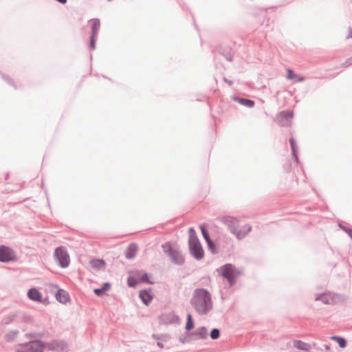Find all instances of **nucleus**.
Here are the masks:
<instances>
[{
    "mask_svg": "<svg viewBox=\"0 0 352 352\" xmlns=\"http://www.w3.org/2000/svg\"><path fill=\"white\" fill-rule=\"evenodd\" d=\"M294 346L298 349L302 351H309L311 349V346L309 344L304 342L301 340H296L294 343Z\"/></svg>",
    "mask_w": 352,
    "mask_h": 352,
    "instance_id": "nucleus-21",
    "label": "nucleus"
},
{
    "mask_svg": "<svg viewBox=\"0 0 352 352\" xmlns=\"http://www.w3.org/2000/svg\"><path fill=\"white\" fill-rule=\"evenodd\" d=\"M170 322H178L179 320V318L177 315H175V314H170Z\"/></svg>",
    "mask_w": 352,
    "mask_h": 352,
    "instance_id": "nucleus-34",
    "label": "nucleus"
},
{
    "mask_svg": "<svg viewBox=\"0 0 352 352\" xmlns=\"http://www.w3.org/2000/svg\"><path fill=\"white\" fill-rule=\"evenodd\" d=\"M28 296L30 300L36 302H41L42 298L41 293L36 288L29 289Z\"/></svg>",
    "mask_w": 352,
    "mask_h": 352,
    "instance_id": "nucleus-17",
    "label": "nucleus"
},
{
    "mask_svg": "<svg viewBox=\"0 0 352 352\" xmlns=\"http://www.w3.org/2000/svg\"><path fill=\"white\" fill-rule=\"evenodd\" d=\"M340 227L343 230H344L349 234V236L352 239V230L351 229L347 228L344 226H342L341 225H340Z\"/></svg>",
    "mask_w": 352,
    "mask_h": 352,
    "instance_id": "nucleus-35",
    "label": "nucleus"
},
{
    "mask_svg": "<svg viewBox=\"0 0 352 352\" xmlns=\"http://www.w3.org/2000/svg\"><path fill=\"white\" fill-rule=\"evenodd\" d=\"M217 270L228 280L230 287L235 285L236 278L241 274L240 271L231 263H226Z\"/></svg>",
    "mask_w": 352,
    "mask_h": 352,
    "instance_id": "nucleus-3",
    "label": "nucleus"
},
{
    "mask_svg": "<svg viewBox=\"0 0 352 352\" xmlns=\"http://www.w3.org/2000/svg\"><path fill=\"white\" fill-rule=\"evenodd\" d=\"M352 38V28L351 27L349 28V34L346 36V38Z\"/></svg>",
    "mask_w": 352,
    "mask_h": 352,
    "instance_id": "nucleus-42",
    "label": "nucleus"
},
{
    "mask_svg": "<svg viewBox=\"0 0 352 352\" xmlns=\"http://www.w3.org/2000/svg\"><path fill=\"white\" fill-rule=\"evenodd\" d=\"M293 116L294 114L292 111H283L279 113L278 118L280 119V122H281L282 120H285V121H288L293 118Z\"/></svg>",
    "mask_w": 352,
    "mask_h": 352,
    "instance_id": "nucleus-24",
    "label": "nucleus"
},
{
    "mask_svg": "<svg viewBox=\"0 0 352 352\" xmlns=\"http://www.w3.org/2000/svg\"><path fill=\"white\" fill-rule=\"evenodd\" d=\"M194 340H204L208 338V330L205 327L197 328L191 333Z\"/></svg>",
    "mask_w": 352,
    "mask_h": 352,
    "instance_id": "nucleus-12",
    "label": "nucleus"
},
{
    "mask_svg": "<svg viewBox=\"0 0 352 352\" xmlns=\"http://www.w3.org/2000/svg\"><path fill=\"white\" fill-rule=\"evenodd\" d=\"M188 245L191 255L197 260H201L204 256V250L193 228H189Z\"/></svg>",
    "mask_w": 352,
    "mask_h": 352,
    "instance_id": "nucleus-2",
    "label": "nucleus"
},
{
    "mask_svg": "<svg viewBox=\"0 0 352 352\" xmlns=\"http://www.w3.org/2000/svg\"><path fill=\"white\" fill-rule=\"evenodd\" d=\"M54 258L62 268L67 267L70 263V258L66 248L58 247L54 251Z\"/></svg>",
    "mask_w": 352,
    "mask_h": 352,
    "instance_id": "nucleus-6",
    "label": "nucleus"
},
{
    "mask_svg": "<svg viewBox=\"0 0 352 352\" xmlns=\"http://www.w3.org/2000/svg\"><path fill=\"white\" fill-rule=\"evenodd\" d=\"M3 78L8 83V84H10L12 85V80L10 78H9L8 76H3Z\"/></svg>",
    "mask_w": 352,
    "mask_h": 352,
    "instance_id": "nucleus-41",
    "label": "nucleus"
},
{
    "mask_svg": "<svg viewBox=\"0 0 352 352\" xmlns=\"http://www.w3.org/2000/svg\"><path fill=\"white\" fill-rule=\"evenodd\" d=\"M18 330H12L5 335V340L7 342L12 341L19 334Z\"/></svg>",
    "mask_w": 352,
    "mask_h": 352,
    "instance_id": "nucleus-25",
    "label": "nucleus"
},
{
    "mask_svg": "<svg viewBox=\"0 0 352 352\" xmlns=\"http://www.w3.org/2000/svg\"><path fill=\"white\" fill-rule=\"evenodd\" d=\"M44 348L45 343L36 339L18 345L16 352H43Z\"/></svg>",
    "mask_w": 352,
    "mask_h": 352,
    "instance_id": "nucleus-5",
    "label": "nucleus"
},
{
    "mask_svg": "<svg viewBox=\"0 0 352 352\" xmlns=\"http://www.w3.org/2000/svg\"><path fill=\"white\" fill-rule=\"evenodd\" d=\"M228 84H229L230 85H232V81H228Z\"/></svg>",
    "mask_w": 352,
    "mask_h": 352,
    "instance_id": "nucleus-47",
    "label": "nucleus"
},
{
    "mask_svg": "<svg viewBox=\"0 0 352 352\" xmlns=\"http://www.w3.org/2000/svg\"><path fill=\"white\" fill-rule=\"evenodd\" d=\"M104 292L109 290L111 288V284L108 282L103 283L101 287Z\"/></svg>",
    "mask_w": 352,
    "mask_h": 352,
    "instance_id": "nucleus-36",
    "label": "nucleus"
},
{
    "mask_svg": "<svg viewBox=\"0 0 352 352\" xmlns=\"http://www.w3.org/2000/svg\"><path fill=\"white\" fill-rule=\"evenodd\" d=\"M236 100L238 101V102L240 103L241 104L248 108L253 107L255 104L253 100L243 98H236Z\"/></svg>",
    "mask_w": 352,
    "mask_h": 352,
    "instance_id": "nucleus-23",
    "label": "nucleus"
},
{
    "mask_svg": "<svg viewBox=\"0 0 352 352\" xmlns=\"http://www.w3.org/2000/svg\"><path fill=\"white\" fill-rule=\"evenodd\" d=\"M8 176H9V175H8V173H7L6 177V179L8 178Z\"/></svg>",
    "mask_w": 352,
    "mask_h": 352,
    "instance_id": "nucleus-46",
    "label": "nucleus"
},
{
    "mask_svg": "<svg viewBox=\"0 0 352 352\" xmlns=\"http://www.w3.org/2000/svg\"><path fill=\"white\" fill-rule=\"evenodd\" d=\"M343 65L345 67H349L352 65V56L347 58L346 61L343 63Z\"/></svg>",
    "mask_w": 352,
    "mask_h": 352,
    "instance_id": "nucleus-37",
    "label": "nucleus"
},
{
    "mask_svg": "<svg viewBox=\"0 0 352 352\" xmlns=\"http://www.w3.org/2000/svg\"><path fill=\"white\" fill-rule=\"evenodd\" d=\"M25 336L27 338H37L42 336L41 333H27Z\"/></svg>",
    "mask_w": 352,
    "mask_h": 352,
    "instance_id": "nucleus-33",
    "label": "nucleus"
},
{
    "mask_svg": "<svg viewBox=\"0 0 352 352\" xmlns=\"http://www.w3.org/2000/svg\"><path fill=\"white\" fill-rule=\"evenodd\" d=\"M210 336L211 339L216 340L219 338L220 336V331L219 329L214 328L211 330Z\"/></svg>",
    "mask_w": 352,
    "mask_h": 352,
    "instance_id": "nucleus-30",
    "label": "nucleus"
},
{
    "mask_svg": "<svg viewBox=\"0 0 352 352\" xmlns=\"http://www.w3.org/2000/svg\"><path fill=\"white\" fill-rule=\"evenodd\" d=\"M152 337H153L154 339H155V340H164V341L166 340V339H165L166 336H164V335H162V336H158V335L153 334V335L152 336Z\"/></svg>",
    "mask_w": 352,
    "mask_h": 352,
    "instance_id": "nucleus-39",
    "label": "nucleus"
},
{
    "mask_svg": "<svg viewBox=\"0 0 352 352\" xmlns=\"http://www.w3.org/2000/svg\"><path fill=\"white\" fill-rule=\"evenodd\" d=\"M91 266L96 270H100L105 266V262L102 259H93L90 261Z\"/></svg>",
    "mask_w": 352,
    "mask_h": 352,
    "instance_id": "nucleus-22",
    "label": "nucleus"
},
{
    "mask_svg": "<svg viewBox=\"0 0 352 352\" xmlns=\"http://www.w3.org/2000/svg\"><path fill=\"white\" fill-rule=\"evenodd\" d=\"M164 252L167 254L170 261L178 265L184 263L185 259L182 253L177 249L173 248L169 242L162 245Z\"/></svg>",
    "mask_w": 352,
    "mask_h": 352,
    "instance_id": "nucleus-4",
    "label": "nucleus"
},
{
    "mask_svg": "<svg viewBox=\"0 0 352 352\" xmlns=\"http://www.w3.org/2000/svg\"><path fill=\"white\" fill-rule=\"evenodd\" d=\"M139 283H147L152 284L153 283L149 280L148 274L142 271L141 278H138Z\"/></svg>",
    "mask_w": 352,
    "mask_h": 352,
    "instance_id": "nucleus-28",
    "label": "nucleus"
},
{
    "mask_svg": "<svg viewBox=\"0 0 352 352\" xmlns=\"http://www.w3.org/2000/svg\"><path fill=\"white\" fill-rule=\"evenodd\" d=\"M194 327V323L192 321V316L191 314H188L187 316V321L186 324V329L187 331L191 330Z\"/></svg>",
    "mask_w": 352,
    "mask_h": 352,
    "instance_id": "nucleus-27",
    "label": "nucleus"
},
{
    "mask_svg": "<svg viewBox=\"0 0 352 352\" xmlns=\"http://www.w3.org/2000/svg\"><path fill=\"white\" fill-rule=\"evenodd\" d=\"M138 251V245L135 243H131L129 245L125 251V257L128 259H131L135 257Z\"/></svg>",
    "mask_w": 352,
    "mask_h": 352,
    "instance_id": "nucleus-15",
    "label": "nucleus"
},
{
    "mask_svg": "<svg viewBox=\"0 0 352 352\" xmlns=\"http://www.w3.org/2000/svg\"><path fill=\"white\" fill-rule=\"evenodd\" d=\"M141 274L142 271L137 270L133 273V275L128 277L127 283L129 287H134L139 283L138 275H141Z\"/></svg>",
    "mask_w": 352,
    "mask_h": 352,
    "instance_id": "nucleus-16",
    "label": "nucleus"
},
{
    "mask_svg": "<svg viewBox=\"0 0 352 352\" xmlns=\"http://www.w3.org/2000/svg\"><path fill=\"white\" fill-rule=\"evenodd\" d=\"M324 349H325L326 350H329V349H330V346H329V345H328V344H324Z\"/></svg>",
    "mask_w": 352,
    "mask_h": 352,
    "instance_id": "nucleus-45",
    "label": "nucleus"
},
{
    "mask_svg": "<svg viewBox=\"0 0 352 352\" xmlns=\"http://www.w3.org/2000/svg\"><path fill=\"white\" fill-rule=\"evenodd\" d=\"M109 1H111V0H108Z\"/></svg>",
    "mask_w": 352,
    "mask_h": 352,
    "instance_id": "nucleus-49",
    "label": "nucleus"
},
{
    "mask_svg": "<svg viewBox=\"0 0 352 352\" xmlns=\"http://www.w3.org/2000/svg\"><path fill=\"white\" fill-rule=\"evenodd\" d=\"M139 297L142 301V302L146 306H148L151 303L153 298L151 294V291L150 289H144L140 291Z\"/></svg>",
    "mask_w": 352,
    "mask_h": 352,
    "instance_id": "nucleus-13",
    "label": "nucleus"
},
{
    "mask_svg": "<svg viewBox=\"0 0 352 352\" xmlns=\"http://www.w3.org/2000/svg\"><path fill=\"white\" fill-rule=\"evenodd\" d=\"M331 339L336 340L340 348H344L346 346V341L344 338L334 336Z\"/></svg>",
    "mask_w": 352,
    "mask_h": 352,
    "instance_id": "nucleus-26",
    "label": "nucleus"
},
{
    "mask_svg": "<svg viewBox=\"0 0 352 352\" xmlns=\"http://www.w3.org/2000/svg\"><path fill=\"white\" fill-rule=\"evenodd\" d=\"M179 341L182 343L188 342L190 341V338H188V336H184V337L182 336L179 338Z\"/></svg>",
    "mask_w": 352,
    "mask_h": 352,
    "instance_id": "nucleus-40",
    "label": "nucleus"
},
{
    "mask_svg": "<svg viewBox=\"0 0 352 352\" xmlns=\"http://www.w3.org/2000/svg\"><path fill=\"white\" fill-rule=\"evenodd\" d=\"M157 345L161 349L164 348V344L161 342H157Z\"/></svg>",
    "mask_w": 352,
    "mask_h": 352,
    "instance_id": "nucleus-44",
    "label": "nucleus"
},
{
    "mask_svg": "<svg viewBox=\"0 0 352 352\" xmlns=\"http://www.w3.org/2000/svg\"><path fill=\"white\" fill-rule=\"evenodd\" d=\"M287 78L288 80L296 79V80L299 82H302L305 80V78L303 76L295 74L294 72L290 69L287 70Z\"/></svg>",
    "mask_w": 352,
    "mask_h": 352,
    "instance_id": "nucleus-19",
    "label": "nucleus"
},
{
    "mask_svg": "<svg viewBox=\"0 0 352 352\" xmlns=\"http://www.w3.org/2000/svg\"><path fill=\"white\" fill-rule=\"evenodd\" d=\"M289 143L292 148V155L295 158L296 162H298V148L295 139L294 138H291L289 139Z\"/></svg>",
    "mask_w": 352,
    "mask_h": 352,
    "instance_id": "nucleus-20",
    "label": "nucleus"
},
{
    "mask_svg": "<svg viewBox=\"0 0 352 352\" xmlns=\"http://www.w3.org/2000/svg\"><path fill=\"white\" fill-rule=\"evenodd\" d=\"M94 294L98 296H101L104 294V291L100 287V288H96L94 290Z\"/></svg>",
    "mask_w": 352,
    "mask_h": 352,
    "instance_id": "nucleus-32",
    "label": "nucleus"
},
{
    "mask_svg": "<svg viewBox=\"0 0 352 352\" xmlns=\"http://www.w3.org/2000/svg\"><path fill=\"white\" fill-rule=\"evenodd\" d=\"M138 278H141V275H138Z\"/></svg>",
    "mask_w": 352,
    "mask_h": 352,
    "instance_id": "nucleus-48",
    "label": "nucleus"
},
{
    "mask_svg": "<svg viewBox=\"0 0 352 352\" xmlns=\"http://www.w3.org/2000/svg\"><path fill=\"white\" fill-rule=\"evenodd\" d=\"M45 347L54 352H67L68 351L67 343L62 340H54L45 343Z\"/></svg>",
    "mask_w": 352,
    "mask_h": 352,
    "instance_id": "nucleus-8",
    "label": "nucleus"
},
{
    "mask_svg": "<svg viewBox=\"0 0 352 352\" xmlns=\"http://www.w3.org/2000/svg\"><path fill=\"white\" fill-rule=\"evenodd\" d=\"M200 229H201L203 237L205 239L206 242L210 241L211 239L210 237L209 233L207 231V230L204 228V226H200Z\"/></svg>",
    "mask_w": 352,
    "mask_h": 352,
    "instance_id": "nucleus-31",
    "label": "nucleus"
},
{
    "mask_svg": "<svg viewBox=\"0 0 352 352\" xmlns=\"http://www.w3.org/2000/svg\"><path fill=\"white\" fill-rule=\"evenodd\" d=\"M15 318V315H10L7 317V321L5 322L6 324H9L14 320Z\"/></svg>",
    "mask_w": 352,
    "mask_h": 352,
    "instance_id": "nucleus-38",
    "label": "nucleus"
},
{
    "mask_svg": "<svg viewBox=\"0 0 352 352\" xmlns=\"http://www.w3.org/2000/svg\"><path fill=\"white\" fill-rule=\"evenodd\" d=\"M208 250L213 254H215L217 253V248L215 243L210 239V241L206 242Z\"/></svg>",
    "mask_w": 352,
    "mask_h": 352,
    "instance_id": "nucleus-29",
    "label": "nucleus"
},
{
    "mask_svg": "<svg viewBox=\"0 0 352 352\" xmlns=\"http://www.w3.org/2000/svg\"><path fill=\"white\" fill-rule=\"evenodd\" d=\"M315 300L317 301H321L325 305H333L340 300V296L329 292L323 294H316Z\"/></svg>",
    "mask_w": 352,
    "mask_h": 352,
    "instance_id": "nucleus-7",
    "label": "nucleus"
},
{
    "mask_svg": "<svg viewBox=\"0 0 352 352\" xmlns=\"http://www.w3.org/2000/svg\"><path fill=\"white\" fill-rule=\"evenodd\" d=\"M190 303L200 316L208 315L213 309L212 295L204 288H197L193 291Z\"/></svg>",
    "mask_w": 352,
    "mask_h": 352,
    "instance_id": "nucleus-1",
    "label": "nucleus"
},
{
    "mask_svg": "<svg viewBox=\"0 0 352 352\" xmlns=\"http://www.w3.org/2000/svg\"><path fill=\"white\" fill-rule=\"evenodd\" d=\"M56 298L61 303H66L69 300L68 294L64 289H60L56 294Z\"/></svg>",
    "mask_w": 352,
    "mask_h": 352,
    "instance_id": "nucleus-18",
    "label": "nucleus"
},
{
    "mask_svg": "<svg viewBox=\"0 0 352 352\" xmlns=\"http://www.w3.org/2000/svg\"><path fill=\"white\" fill-rule=\"evenodd\" d=\"M91 21V34L90 36L89 46L91 50H94L96 48V38L100 30V23L98 19H94Z\"/></svg>",
    "mask_w": 352,
    "mask_h": 352,
    "instance_id": "nucleus-10",
    "label": "nucleus"
},
{
    "mask_svg": "<svg viewBox=\"0 0 352 352\" xmlns=\"http://www.w3.org/2000/svg\"><path fill=\"white\" fill-rule=\"evenodd\" d=\"M225 58L228 61H232V56L230 54L226 55Z\"/></svg>",
    "mask_w": 352,
    "mask_h": 352,
    "instance_id": "nucleus-43",
    "label": "nucleus"
},
{
    "mask_svg": "<svg viewBox=\"0 0 352 352\" xmlns=\"http://www.w3.org/2000/svg\"><path fill=\"white\" fill-rule=\"evenodd\" d=\"M16 256L15 252L10 248L0 245V262L8 263L15 261Z\"/></svg>",
    "mask_w": 352,
    "mask_h": 352,
    "instance_id": "nucleus-9",
    "label": "nucleus"
},
{
    "mask_svg": "<svg viewBox=\"0 0 352 352\" xmlns=\"http://www.w3.org/2000/svg\"><path fill=\"white\" fill-rule=\"evenodd\" d=\"M251 230L252 226L250 224H245V226H242L239 230H237L234 236L237 238V239L241 240L244 239L248 234V233L251 232Z\"/></svg>",
    "mask_w": 352,
    "mask_h": 352,
    "instance_id": "nucleus-14",
    "label": "nucleus"
},
{
    "mask_svg": "<svg viewBox=\"0 0 352 352\" xmlns=\"http://www.w3.org/2000/svg\"><path fill=\"white\" fill-rule=\"evenodd\" d=\"M223 222L228 228L230 232L234 235L239 227V221L232 217H226L223 218Z\"/></svg>",
    "mask_w": 352,
    "mask_h": 352,
    "instance_id": "nucleus-11",
    "label": "nucleus"
}]
</instances>
